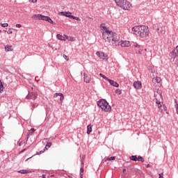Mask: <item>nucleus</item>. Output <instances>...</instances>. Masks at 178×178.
<instances>
[{
  "label": "nucleus",
  "instance_id": "f257e3e1",
  "mask_svg": "<svg viewBox=\"0 0 178 178\" xmlns=\"http://www.w3.org/2000/svg\"><path fill=\"white\" fill-rule=\"evenodd\" d=\"M100 31L102 33V37L105 42H111L113 45L118 44V41H119V35L112 31V30H110L105 24H102L100 25Z\"/></svg>",
  "mask_w": 178,
  "mask_h": 178
},
{
  "label": "nucleus",
  "instance_id": "f03ea898",
  "mask_svg": "<svg viewBox=\"0 0 178 178\" xmlns=\"http://www.w3.org/2000/svg\"><path fill=\"white\" fill-rule=\"evenodd\" d=\"M131 31L135 35L140 37L141 38H145V37H147V35H149V29H148V26L144 25L134 26L131 29Z\"/></svg>",
  "mask_w": 178,
  "mask_h": 178
},
{
  "label": "nucleus",
  "instance_id": "7ed1b4c3",
  "mask_svg": "<svg viewBox=\"0 0 178 178\" xmlns=\"http://www.w3.org/2000/svg\"><path fill=\"white\" fill-rule=\"evenodd\" d=\"M114 1L117 6H119L124 10H131V9L133 8L131 3L127 0H114Z\"/></svg>",
  "mask_w": 178,
  "mask_h": 178
},
{
  "label": "nucleus",
  "instance_id": "20e7f679",
  "mask_svg": "<svg viewBox=\"0 0 178 178\" xmlns=\"http://www.w3.org/2000/svg\"><path fill=\"white\" fill-rule=\"evenodd\" d=\"M97 106L101 108L103 112H111V111H112V107L111 105H109V103H108V102L104 99H100L97 102Z\"/></svg>",
  "mask_w": 178,
  "mask_h": 178
},
{
  "label": "nucleus",
  "instance_id": "39448f33",
  "mask_svg": "<svg viewBox=\"0 0 178 178\" xmlns=\"http://www.w3.org/2000/svg\"><path fill=\"white\" fill-rule=\"evenodd\" d=\"M33 20H44V22H48L51 24H55L52 19L48 16L42 15L41 14H35L31 17Z\"/></svg>",
  "mask_w": 178,
  "mask_h": 178
},
{
  "label": "nucleus",
  "instance_id": "423d86ee",
  "mask_svg": "<svg viewBox=\"0 0 178 178\" xmlns=\"http://www.w3.org/2000/svg\"><path fill=\"white\" fill-rule=\"evenodd\" d=\"M132 48L134 51H135V54L138 55H141V54H143V51H144V47H143V46L140 45L137 42L133 43Z\"/></svg>",
  "mask_w": 178,
  "mask_h": 178
},
{
  "label": "nucleus",
  "instance_id": "0eeeda50",
  "mask_svg": "<svg viewBox=\"0 0 178 178\" xmlns=\"http://www.w3.org/2000/svg\"><path fill=\"white\" fill-rule=\"evenodd\" d=\"M114 45L115 47H119V45H120V47H130L131 45V42H130V41H127V40H120V36L118 35V43L117 44H114Z\"/></svg>",
  "mask_w": 178,
  "mask_h": 178
},
{
  "label": "nucleus",
  "instance_id": "6e6552de",
  "mask_svg": "<svg viewBox=\"0 0 178 178\" xmlns=\"http://www.w3.org/2000/svg\"><path fill=\"white\" fill-rule=\"evenodd\" d=\"M170 56H171L170 60L175 62V59L178 56V46L170 54Z\"/></svg>",
  "mask_w": 178,
  "mask_h": 178
},
{
  "label": "nucleus",
  "instance_id": "1a4fd4ad",
  "mask_svg": "<svg viewBox=\"0 0 178 178\" xmlns=\"http://www.w3.org/2000/svg\"><path fill=\"white\" fill-rule=\"evenodd\" d=\"M96 55L99 58V59H102L103 60H108L109 57L105 54L104 52L97 51Z\"/></svg>",
  "mask_w": 178,
  "mask_h": 178
},
{
  "label": "nucleus",
  "instance_id": "9d476101",
  "mask_svg": "<svg viewBox=\"0 0 178 178\" xmlns=\"http://www.w3.org/2000/svg\"><path fill=\"white\" fill-rule=\"evenodd\" d=\"M154 97L156 98H162V90H159V88H156L154 90Z\"/></svg>",
  "mask_w": 178,
  "mask_h": 178
},
{
  "label": "nucleus",
  "instance_id": "9b49d317",
  "mask_svg": "<svg viewBox=\"0 0 178 178\" xmlns=\"http://www.w3.org/2000/svg\"><path fill=\"white\" fill-rule=\"evenodd\" d=\"M58 97H60V105L63 104V99H65V96L62 93H55L54 95V98H58Z\"/></svg>",
  "mask_w": 178,
  "mask_h": 178
},
{
  "label": "nucleus",
  "instance_id": "f8f14e48",
  "mask_svg": "<svg viewBox=\"0 0 178 178\" xmlns=\"http://www.w3.org/2000/svg\"><path fill=\"white\" fill-rule=\"evenodd\" d=\"M59 15H61L62 16H65L66 17H69L70 19H72V13H70V11H63V12H60Z\"/></svg>",
  "mask_w": 178,
  "mask_h": 178
},
{
  "label": "nucleus",
  "instance_id": "ddd939ff",
  "mask_svg": "<svg viewBox=\"0 0 178 178\" xmlns=\"http://www.w3.org/2000/svg\"><path fill=\"white\" fill-rule=\"evenodd\" d=\"M26 99H37V95L34 92L29 93L26 96Z\"/></svg>",
  "mask_w": 178,
  "mask_h": 178
},
{
  "label": "nucleus",
  "instance_id": "4468645a",
  "mask_svg": "<svg viewBox=\"0 0 178 178\" xmlns=\"http://www.w3.org/2000/svg\"><path fill=\"white\" fill-rule=\"evenodd\" d=\"M83 81L85 83H90L91 81V76L83 74Z\"/></svg>",
  "mask_w": 178,
  "mask_h": 178
},
{
  "label": "nucleus",
  "instance_id": "2eb2a0df",
  "mask_svg": "<svg viewBox=\"0 0 178 178\" xmlns=\"http://www.w3.org/2000/svg\"><path fill=\"white\" fill-rule=\"evenodd\" d=\"M134 88H136L137 90H141V81H135L134 82Z\"/></svg>",
  "mask_w": 178,
  "mask_h": 178
},
{
  "label": "nucleus",
  "instance_id": "dca6fc26",
  "mask_svg": "<svg viewBox=\"0 0 178 178\" xmlns=\"http://www.w3.org/2000/svg\"><path fill=\"white\" fill-rule=\"evenodd\" d=\"M161 99H162V98H158V97H155L153 99L154 102H155L156 105H158V108H161V106H162V102H161Z\"/></svg>",
  "mask_w": 178,
  "mask_h": 178
},
{
  "label": "nucleus",
  "instance_id": "f3484780",
  "mask_svg": "<svg viewBox=\"0 0 178 178\" xmlns=\"http://www.w3.org/2000/svg\"><path fill=\"white\" fill-rule=\"evenodd\" d=\"M4 49H5L6 52H10V51H13V46L8 44V45L5 46Z\"/></svg>",
  "mask_w": 178,
  "mask_h": 178
},
{
  "label": "nucleus",
  "instance_id": "a211bd4d",
  "mask_svg": "<svg viewBox=\"0 0 178 178\" xmlns=\"http://www.w3.org/2000/svg\"><path fill=\"white\" fill-rule=\"evenodd\" d=\"M65 40H67L68 41H70L71 42H74L76 41V38L73 36H69L67 35H65Z\"/></svg>",
  "mask_w": 178,
  "mask_h": 178
},
{
  "label": "nucleus",
  "instance_id": "6ab92c4d",
  "mask_svg": "<svg viewBox=\"0 0 178 178\" xmlns=\"http://www.w3.org/2000/svg\"><path fill=\"white\" fill-rule=\"evenodd\" d=\"M56 38L58 40H60V41H66V36L64 35H62L60 34H57L56 35Z\"/></svg>",
  "mask_w": 178,
  "mask_h": 178
},
{
  "label": "nucleus",
  "instance_id": "aec40b11",
  "mask_svg": "<svg viewBox=\"0 0 178 178\" xmlns=\"http://www.w3.org/2000/svg\"><path fill=\"white\" fill-rule=\"evenodd\" d=\"M157 30H158V33H159V34L160 35H162V34H165V26H163V27H159L157 29Z\"/></svg>",
  "mask_w": 178,
  "mask_h": 178
},
{
  "label": "nucleus",
  "instance_id": "412c9836",
  "mask_svg": "<svg viewBox=\"0 0 178 178\" xmlns=\"http://www.w3.org/2000/svg\"><path fill=\"white\" fill-rule=\"evenodd\" d=\"M161 80L160 77H155L152 79V82L154 83V84H159V83H161Z\"/></svg>",
  "mask_w": 178,
  "mask_h": 178
},
{
  "label": "nucleus",
  "instance_id": "4be33fe9",
  "mask_svg": "<svg viewBox=\"0 0 178 178\" xmlns=\"http://www.w3.org/2000/svg\"><path fill=\"white\" fill-rule=\"evenodd\" d=\"M108 81L110 83L111 86H113V87H119V83H117L113 80L108 79Z\"/></svg>",
  "mask_w": 178,
  "mask_h": 178
},
{
  "label": "nucleus",
  "instance_id": "5701e85b",
  "mask_svg": "<svg viewBox=\"0 0 178 178\" xmlns=\"http://www.w3.org/2000/svg\"><path fill=\"white\" fill-rule=\"evenodd\" d=\"M18 173H21V175H27V173H31V171L27 170H21L18 171Z\"/></svg>",
  "mask_w": 178,
  "mask_h": 178
},
{
  "label": "nucleus",
  "instance_id": "b1692460",
  "mask_svg": "<svg viewBox=\"0 0 178 178\" xmlns=\"http://www.w3.org/2000/svg\"><path fill=\"white\" fill-rule=\"evenodd\" d=\"M159 109H160L161 113H163V112H165V111H167V108H166V106L165 105H161V107H159Z\"/></svg>",
  "mask_w": 178,
  "mask_h": 178
},
{
  "label": "nucleus",
  "instance_id": "393cba45",
  "mask_svg": "<svg viewBox=\"0 0 178 178\" xmlns=\"http://www.w3.org/2000/svg\"><path fill=\"white\" fill-rule=\"evenodd\" d=\"M91 131H92V125L89 124L87 127V134H90V133H91Z\"/></svg>",
  "mask_w": 178,
  "mask_h": 178
},
{
  "label": "nucleus",
  "instance_id": "a878e982",
  "mask_svg": "<svg viewBox=\"0 0 178 178\" xmlns=\"http://www.w3.org/2000/svg\"><path fill=\"white\" fill-rule=\"evenodd\" d=\"M26 143H27V139L25 140L17 142V144H18L19 147H22L23 145H26Z\"/></svg>",
  "mask_w": 178,
  "mask_h": 178
},
{
  "label": "nucleus",
  "instance_id": "bb28decb",
  "mask_svg": "<svg viewBox=\"0 0 178 178\" xmlns=\"http://www.w3.org/2000/svg\"><path fill=\"white\" fill-rule=\"evenodd\" d=\"M147 70H149L150 73H154V65H149L147 67Z\"/></svg>",
  "mask_w": 178,
  "mask_h": 178
},
{
  "label": "nucleus",
  "instance_id": "cd10ccee",
  "mask_svg": "<svg viewBox=\"0 0 178 178\" xmlns=\"http://www.w3.org/2000/svg\"><path fill=\"white\" fill-rule=\"evenodd\" d=\"M4 89H5V88L3 87L2 80H0V92H2Z\"/></svg>",
  "mask_w": 178,
  "mask_h": 178
},
{
  "label": "nucleus",
  "instance_id": "c85d7f7f",
  "mask_svg": "<svg viewBox=\"0 0 178 178\" xmlns=\"http://www.w3.org/2000/svg\"><path fill=\"white\" fill-rule=\"evenodd\" d=\"M129 159H131V161H134L135 162H136V161H138V158L137 157V156H131L129 157Z\"/></svg>",
  "mask_w": 178,
  "mask_h": 178
},
{
  "label": "nucleus",
  "instance_id": "c756f323",
  "mask_svg": "<svg viewBox=\"0 0 178 178\" xmlns=\"http://www.w3.org/2000/svg\"><path fill=\"white\" fill-rule=\"evenodd\" d=\"M51 145H52V143L51 142H48L44 147L45 149H48V148H50Z\"/></svg>",
  "mask_w": 178,
  "mask_h": 178
},
{
  "label": "nucleus",
  "instance_id": "7c9ffc66",
  "mask_svg": "<svg viewBox=\"0 0 178 178\" xmlns=\"http://www.w3.org/2000/svg\"><path fill=\"white\" fill-rule=\"evenodd\" d=\"M115 159H116L115 156H111V157H108V158L106 159L105 161H115Z\"/></svg>",
  "mask_w": 178,
  "mask_h": 178
},
{
  "label": "nucleus",
  "instance_id": "2f4dec72",
  "mask_svg": "<svg viewBox=\"0 0 178 178\" xmlns=\"http://www.w3.org/2000/svg\"><path fill=\"white\" fill-rule=\"evenodd\" d=\"M99 76L102 77V79H104V80H106L107 81L109 80V79H108V77H106L105 75H104L103 74H99Z\"/></svg>",
  "mask_w": 178,
  "mask_h": 178
},
{
  "label": "nucleus",
  "instance_id": "473e14b6",
  "mask_svg": "<svg viewBox=\"0 0 178 178\" xmlns=\"http://www.w3.org/2000/svg\"><path fill=\"white\" fill-rule=\"evenodd\" d=\"M138 161L139 162H144V159L143 158V156H138Z\"/></svg>",
  "mask_w": 178,
  "mask_h": 178
},
{
  "label": "nucleus",
  "instance_id": "72a5a7b5",
  "mask_svg": "<svg viewBox=\"0 0 178 178\" xmlns=\"http://www.w3.org/2000/svg\"><path fill=\"white\" fill-rule=\"evenodd\" d=\"M81 176H83V173H84V165H81Z\"/></svg>",
  "mask_w": 178,
  "mask_h": 178
},
{
  "label": "nucleus",
  "instance_id": "f704fd0d",
  "mask_svg": "<svg viewBox=\"0 0 178 178\" xmlns=\"http://www.w3.org/2000/svg\"><path fill=\"white\" fill-rule=\"evenodd\" d=\"M71 19H74V20H79L80 22V18L79 17L72 16Z\"/></svg>",
  "mask_w": 178,
  "mask_h": 178
},
{
  "label": "nucleus",
  "instance_id": "c9c22d12",
  "mask_svg": "<svg viewBox=\"0 0 178 178\" xmlns=\"http://www.w3.org/2000/svg\"><path fill=\"white\" fill-rule=\"evenodd\" d=\"M116 94H118V95H120V94H122V90L117 89L115 90Z\"/></svg>",
  "mask_w": 178,
  "mask_h": 178
},
{
  "label": "nucleus",
  "instance_id": "e433bc0d",
  "mask_svg": "<svg viewBox=\"0 0 178 178\" xmlns=\"http://www.w3.org/2000/svg\"><path fill=\"white\" fill-rule=\"evenodd\" d=\"M8 26H9V24L8 23L1 24V27H8Z\"/></svg>",
  "mask_w": 178,
  "mask_h": 178
},
{
  "label": "nucleus",
  "instance_id": "4c0bfd02",
  "mask_svg": "<svg viewBox=\"0 0 178 178\" xmlns=\"http://www.w3.org/2000/svg\"><path fill=\"white\" fill-rule=\"evenodd\" d=\"M84 159H86V156H82L81 165H84Z\"/></svg>",
  "mask_w": 178,
  "mask_h": 178
},
{
  "label": "nucleus",
  "instance_id": "58836bf2",
  "mask_svg": "<svg viewBox=\"0 0 178 178\" xmlns=\"http://www.w3.org/2000/svg\"><path fill=\"white\" fill-rule=\"evenodd\" d=\"M7 33H8V34H13V31H12L11 29H9L8 31H7Z\"/></svg>",
  "mask_w": 178,
  "mask_h": 178
},
{
  "label": "nucleus",
  "instance_id": "ea45409f",
  "mask_svg": "<svg viewBox=\"0 0 178 178\" xmlns=\"http://www.w3.org/2000/svg\"><path fill=\"white\" fill-rule=\"evenodd\" d=\"M15 27H17V29H21L22 24H16Z\"/></svg>",
  "mask_w": 178,
  "mask_h": 178
},
{
  "label": "nucleus",
  "instance_id": "a19ab883",
  "mask_svg": "<svg viewBox=\"0 0 178 178\" xmlns=\"http://www.w3.org/2000/svg\"><path fill=\"white\" fill-rule=\"evenodd\" d=\"M175 65H177V66H178V56L175 57Z\"/></svg>",
  "mask_w": 178,
  "mask_h": 178
},
{
  "label": "nucleus",
  "instance_id": "79ce46f5",
  "mask_svg": "<svg viewBox=\"0 0 178 178\" xmlns=\"http://www.w3.org/2000/svg\"><path fill=\"white\" fill-rule=\"evenodd\" d=\"M44 152H45V149H44L43 151L41 150L40 152H39L38 153V155H41V154H44Z\"/></svg>",
  "mask_w": 178,
  "mask_h": 178
},
{
  "label": "nucleus",
  "instance_id": "37998d69",
  "mask_svg": "<svg viewBox=\"0 0 178 178\" xmlns=\"http://www.w3.org/2000/svg\"><path fill=\"white\" fill-rule=\"evenodd\" d=\"M63 58L66 60H69V57H67V56H66L65 54H64Z\"/></svg>",
  "mask_w": 178,
  "mask_h": 178
},
{
  "label": "nucleus",
  "instance_id": "c03bdc74",
  "mask_svg": "<svg viewBox=\"0 0 178 178\" xmlns=\"http://www.w3.org/2000/svg\"><path fill=\"white\" fill-rule=\"evenodd\" d=\"M34 131H35V129H34V128L31 129V134H33L34 133Z\"/></svg>",
  "mask_w": 178,
  "mask_h": 178
},
{
  "label": "nucleus",
  "instance_id": "a18cd8bd",
  "mask_svg": "<svg viewBox=\"0 0 178 178\" xmlns=\"http://www.w3.org/2000/svg\"><path fill=\"white\" fill-rule=\"evenodd\" d=\"M159 178H163V173H161L159 175Z\"/></svg>",
  "mask_w": 178,
  "mask_h": 178
},
{
  "label": "nucleus",
  "instance_id": "49530a36",
  "mask_svg": "<svg viewBox=\"0 0 178 178\" xmlns=\"http://www.w3.org/2000/svg\"><path fill=\"white\" fill-rule=\"evenodd\" d=\"M34 108H35V104H33L32 105V109H34Z\"/></svg>",
  "mask_w": 178,
  "mask_h": 178
},
{
  "label": "nucleus",
  "instance_id": "de8ad7c7",
  "mask_svg": "<svg viewBox=\"0 0 178 178\" xmlns=\"http://www.w3.org/2000/svg\"><path fill=\"white\" fill-rule=\"evenodd\" d=\"M37 2V0H32L33 3H35Z\"/></svg>",
  "mask_w": 178,
  "mask_h": 178
},
{
  "label": "nucleus",
  "instance_id": "09e8293b",
  "mask_svg": "<svg viewBox=\"0 0 178 178\" xmlns=\"http://www.w3.org/2000/svg\"><path fill=\"white\" fill-rule=\"evenodd\" d=\"M24 151H26V149H24L23 150H22L19 154H22Z\"/></svg>",
  "mask_w": 178,
  "mask_h": 178
},
{
  "label": "nucleus",
  "instance_id": "8fccbe9b",
  "mask_svg": "<svg viewBox=\"0 0 178 178\" xmlns=\"http://www.w3.org/2000/svg\"><path fill=\"white\" fill-rule=\"evenodd\" d=\"M149 164H147V165L146 166V168H149Z\"/></svg>",
  "mask_w": 178,
  "mask_h": 178
},
{
  "label": "nucleus",
  "instance_id": "3c124183",
  "mask_svg": "<svg viewBox=\"0 0 178 178\" xmlns=\"http://www.w3.org/2000/svg\"><path fill=\"white\" fill-rule=\"evenodd\" d=\"M123 172H126V169H124V170H123Z\"/></svg>",
  "mask_w": 178,
  "mask_h": 178
},
{
  "label": "nucleus",
  "instance_id": "603ef678",
  "mask_svg": "<svg viewBox=\"0 0 178 178\" xmlns=\"http://www.w3.org/2000/svg\"><path fill=\"white\" fill-rule=\"evenodd\" d=\"M29 159H30V158L27 159L26 160V161H27Z\"/></svg>",
  "mask_w": 178,
  "mask_h": 178
},
{
  "label": "nucleus",
  "instance_id": "864d4df0",
  "mask_svg": "<svg viewBox=\"0 0 178 178\" xmlns=\"http://www.w3.org/2000/svg\"><path fill=\"white\" fill-rule=\"evenodd\" d=\"M0 33H2V31H1V30H0Z\"/></svg>",
  "mask_w": 178,
  "mask_h": 178
}]
</instances>
